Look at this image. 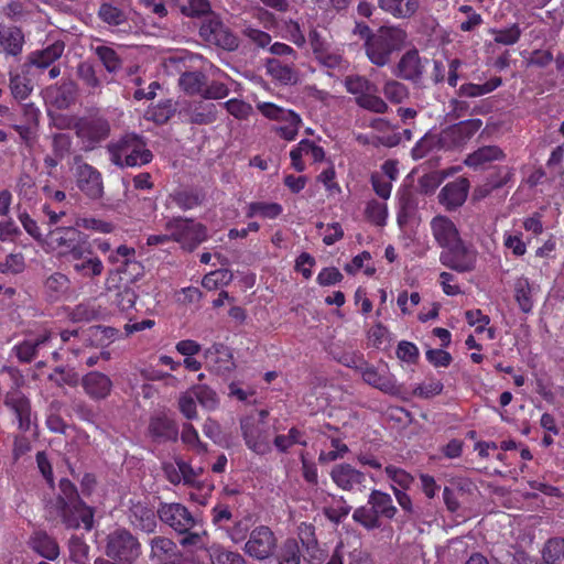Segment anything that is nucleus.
<instances>
[{
  "instance_id": "28",
  "label": "nucleus",
  "mask_w": 564,
  "mask_h": 564,
  "mask_svg": "<svg viewBox=\"0 0 564 564\" xmlns=\"http://www.w3.org/2000/svg\"><path fill=\"white\" fill-rule=\"evenodd\" d=\"M150 556L156 564H176V550L174 542L162 536L152 539Z\"/></svg>"
},
{
  "instance_id": "43",
  "label": "nucleus",
  "mask_w": 564,
  "mask_h": 564,
  "mask_svg": "<svg viewBox=\"0 0 564 564\" xmlns=\"http://www.w3.org/2000/svg\"><path fill=\"white\" fill-rule=\"evenodd\" d=\"M207 357L213 358L218 372L225 375L232 370V356L225 347L216 346L214 349L207 351Z\"/></svg>"
},
{
  "instance_id": "29",
  "label": "nucleus",
  "mask_w": 564,
  "mask_h": 564,
  "mask_svg": "<svg viewBox=\"0 0 564 564\" xmlns=\"http://www.w3.org/2000/svg\"><path fill=\"white\" fill-rule=\"evenodd\" d=\"M24 35L17 26H0V48L8 55L17 56L22 52Z\"/></svg>"
},
{
  "instance_id": "64",
  "label": "nucleus",
  "mask_w": 564,
  "mask_h": 564,
  "mask_svg": "<svg viewBox=\"0 0 564 564\" xmlns=\"http://www.w3.org/2000/svg\"><path fill=\"white\" fill-rule=\"evenodd\" d=\"M229 94V88L226 84L213 80L203 89L202 97L204 99H223Z\"/></svg>"
},
{
  "instance_id": "15",
  "label": "nucleus",
  "mask_w": 564,
  "mask_h": 564,
  "mask_svg": "<svg viewBox=\"0 0 564 564\" xmlns=\"http://www.w3.org/2000/svg\"><path fill=\"white\" fill-rule=\"evenodd\" d=\"M2 372H8L13 379L17 387L22 382V376L15 368L4 367ZM4 403L10 408L17 415L19 421V427L26 431L31 426V408L29 400L18 390V388L9 391L6 395Z\"/></svg>"
},
{
  "instance_id": "11",
  "label": "nucleus",
  "mask_w": 564,
  "mask_h": 564,
  "mask_svg": "<svg viewBox=\"0 0 564 564\" xmlns=\"http://www.w3.org/2000/svg\"><path fill=\"white\" fill-rule=\"evenodd\" d=\"M67 262L76 275L90 282L98 281L105 272L104 261L94 252L89 242L84 245Z\"/></svg>"
},
{
  "instance_id": "46",
  "label": "nucleus",
  "mask_w": 564,
  "mask_h": 564,
  "mask_svg": "<svg viewBox=\"0 0 564 564\" xmlns=\"http://www.w3.org/2000/svg\"><path fill=\"white\" fill-rule=\"evenodd\" d=\"M299 538L302 544L311 553L312 560H321V551L317 547L315 539L314 527L312 524L302 523L299 527Z\"/></svg>"
},
{
  "instance_id": "59",
  "label": "nucleus",
  "mask_w": 564,
  "mask_h": 564,
  "mask_svg": "<svg viewBox=\"0 0 564 564\" xmlns=\"http://www.w3.org/2000/svg\"><path fill=\"white\" fill-rule=\"evenodd\" d=\"M227 111L236 119H247L253 111L252 106L240 99H230L223 104Z\"/></svg>"
},
{
  "instance_id": "35",
  "label": "nucleus",
  "mask_w": 564,
  "mask_h": 564,
  "mask_svg": "<svg viewBox=\"0 0 564 564\" xmlns=\"http://www.w3.org/2000/svg\"><path fill=\"white\" fill-rule=\"evenodd\" d=\"M267 70L275 80L283 85H295L299 82L296 69L293 66L282 64L279 59H269Z\"/></svg>"
},
{
  "instance_id": "57",
  "label": "nucleus",
  "mask_w": 564,
  "mask_h": 564,
  "mask_svg": "<svg viewBox=\"0 0 564 564\" xmlns=\"http://www.w3.org/2000/svg\"><path fill=\"white\" fill-rule=\"evenodd\" d=\"M366 217L368 220L373 223L377 226H383L387 219V206L383 203H379L377 200H370L367 204L365 210Z\"/></svg>"
},
{
  "instance_id": "55",
  "label": "nucleus",
  "mask_w": 564,
  "mask_h": 564,
  "mask_svg": "<svg viewBox=\"0 0 564 564\" xmlns=\"http://www.w3.org/2000/svg\"><path fill=\"white\" fill-rule=\"evenodd\" d=\"M232 279V273L227 269L212 271L203 278L202 284L208 290L217 289L219 285L228 284Z\"/></svg>"
},
{
  "instance_id": "13",
  "label": "nucleus",
  "mask_w": 564,
  "mask_h": 564,
  "mask_svg": "<svg viewBox=\"0 0 564 564\" xmlns=\"http://www.w3.org/2000/svg\"><path fill=\"white\" fill-rule=\"evenodd\" d=\"M276 550V538L273 531L267 525L254 528L248 541L245 543L243 552L258 561L271 557Z\"/></svg>"
},
{
  "instance_id": "48",
  "label": "nucleus",
  "mask_w": 564,
  "mask_h": 564,
  "mask_svg": "<svg viewBox=\"0 0 564 564\" xmlns=\"http://www.w3.org/2000/svg\"><path fill=\"white\" fill-rule=\"evenodd\" d=\"M301 551L296 540L288 539L279 552V564H301Z\"/></svg>"
},
{
  "instance_id": "60",
  "label": "nucleus",
  "mask_w": 564,
  "mask_h": 564,
  "mask_svg": "<svg viewBox=\"0 0 564 564\" xmlns=\"http://www.w3.org/2000/svg\"><path fill=\"white\" fill-rule=\"evenodd\" d=\"M70 558L79 564L88 560L89 546L79 536H72L69 540Z\"/></svg>"
},
{
  "instance_id": "26",
  "label": "nucleus",
  "mask_w": 564,
  "mask_h": 564,
  "mask_svg": "<svg viewBox=\"0 0 564 564\" xmlns=\"http://www.w3.org/2000/svg\"><path fill=\"white\" fill-rule=\"evenodd\" d=\"M503 151L497 145H484L471 152L464 160L465 165L474 170L484 169L487 164L505 159Z\"/></svg>"
},
{
  "instance_id": "42",
  "label": "nucleus",
  "mask_w": 564,
  "mask_h": 564,
  "mask_svg": "<svg viewBox=\"0 0 564 564\" xmlns=\"http://www.w3.org/2000/svg\"><path fill=\"white\" fill-rule=\"evenodd\" d=\"M95 54L101 61L102 65L109 73H115L119 70L122 66V61L117 54V52L106 45H99L95 48Z\"/></svg>"
},
{
  "instance_id": "44",
  "label": "nucleus",
  "mask_w": 564,
  "mask_h": 564,
  "mask_svg": "<svg viewBox=\"0 0 564 564\" xmlns=\"http://www.w3.org/2000/svg\"><path fill=\"white\" fill-rule=\"evenodd\" d=\"M489 32L494 35L495 43L501 45L516 44L522 34V31L517 23L505 29H490Z\"/></svg>"
},
{
  "instance_id": "24",
  "label": "nucleus",
  "mask_w": 564,
  "mask_h": 564,
  "mask_svg": "<svg viewBox=\"0 0 564 564\" xmlns=\"http://www.w3.org/2000/svg\"><path fill=\"white\" fill-rule=\"evenodd\" d=\"M431 228L435 240L444 250L462 240L455 224L446 216L434 217Z\"/></svg>"
},
{
  "instance_id": "63",
  "label": "nucleus",
  "mask_w": 564,
  "mask_h": 564,
  "mask_svg": "<svg viewBox=\"0 0 564 564\" xmlns=\"http://www.w3.org/2000/svg\"><path fill=\"white\" fill-rule=\"evenodd\" d=\"M384 471L387 476L402 489H408L414 480L409 473L392 465L387 466Z\"/></svg>"
},
{
  "instance_id": "8",
  "label": "nucleus",
  "mask_w": 564,
  "mask_h": 564,
  "mask_svg": "<svg viewBox=\"0 0 564 564\" xmlns=\"http://www.w3.org/2000/svg\"><path fill=\"white\" fill-rule=\"evenodd\" d=\"M105 553L120 563H133L141 555V544L126 529H116L107 535Z\"/></svg>"
},
{
  "instance_id": "61",
  "label": "nucleus",
  "mask_w": 564,
  "mask_h": 564,
  "mask_svg": "<svg viewBox=\"0 0 564 564\" xmlns=\"http://www.w3.org/2000/svg\"><path fill=\"white\" fill-rule=\"evenodd\" d=\"M459 12L466 14V19L460 22L459 29L463 32L474 31L482 23V18L479 13H477L473 7L470 6H462L459 7Z\"/></svg>"
},
{
  "instance_id": "36",
  "label": "nucleus",
  "mask_w": 564,
  "mask_h": 564,
  "mask_svg": "<svg viewBox=\"0 0 564 564\" xmlns=\"http://www.w3.org/2000/svg\"><path fill=\"white\" fill-rule=\"evenodd\" d=\"M207 553L210 564H248L242 554L220 544H213L207 549Z\"/></svg>"
},
{
  "instance_id": "62",
  "label": "nucleus",
  "mask_w": 564,
  "mask_h": 564,
  "mask_svg": "<svg viewBox=\"0 0 564 564\" xmlns=\"http://www.w3.org/2000/svg\"><path fill=\"white\" fill-rule=\"evenodd\" d=\"M445 177L446 174H443L441 172H432L424 174L419 178L420 191L424 194L433 193Z\"/></svg>"
},
{
  "instance_id": "10",
  "label": "nucleus",
  "mask_w": 564,
  "mask_h": 564,
  "mask_svg": "<svg viewBox=\"0 0 564 564\" xmlns=\"http://www.w3.org/2000/svg\"><path fill=\"white\" fill-rule=\"evenodd\" d=\"M207 552L206 532L178 529V564H203V553Z\"/></svg>"
},
{
  "instance_id": "5",
  "label": "nucleus",
  "mask_w": 564,
  "mask_h": 564,
  "mask_svg": "<svg viewBox=\"0 0 564 564\" xmlns=\"http://www.w3.org/2000/svg\"><path fill=\"white\" fill-rule=\"evenodd\" d=\"M87 242V236L76 227H56L47 234L42 247L46 252H55L58 258L68 261Z\"/></svg>"
},
{
  "instance_id": "1",
  "label": "nucleus",
  "mask_w": 564,
  "mask_h": 564,
  "mask_svg": "<svg viewBox=\"0 0 564 564\" xmlns=\"http://www.w3.org/2000/svg\"><path fill=\"white\" fill-rule=\"evenodd\" d=\"M48 508L61 517L67 528H93L94 510L80 500L76 487L68 479H61L59 494L50 502Z\"/></svg>"
},
{
  "instance_id": "45",
  "label": "nucleus",
  "mask_w": 564,
  "mask_h": 564,
  "mask_svg": "<svg viewBox=\"0 0 564 564\" xmlns=\"http://www.w3.org/2000/svg\"><path fill=\"white\" fill-rule=\"evenodd\" d=\"M75 226L99 234H110L115 230V225L111 221L96 217H79L75 220Z\"/></svg>"
},
{
  "instance_id": "7",
  "label": "nucleus",
  "mask_w": 564,
  "mask_h": 564,
  "mask_svg": "<svg viewBox=\"0 0 564 564\" xmlns=\"http://www.w3.org/2000/svg\"><path fill=\"white\" fill-rule=\"evenodd\" d=\"M203 62L202 55L178 48V72L182 73L178 78V85L188 95L202 96L203 89L206 86V76L198 70Z\"/></svg>"
},
{
  "instance_id": "40",
  "label": "nucleus",
  "mask_w": 564,
  "mask_h": 564,
  "mask_svg": "<svg viewBox=\"0 0 564 564\" xmlns=\"http://www.w3.org/2000/svg\"><path fill=\"white\" fill-rule=\"evenodd\" d=\"M514 299L523 313H530L532 311V290L528 279L520 278L516 281Z\"/></svg>"
},
{
  "instance_id": "30",
  "label": "nucleus",
  "mask_w": 564,
  "mask_h": 564,
  "mask_svg": "<svg viewBox=\"0 0 564 564\" xmlns=\"http://www.w3.org/2000/svg\"><path fill=\"white\" fill-rule=\"evenodd\" d=\"M83 386L86 393L91 398L102 399L109 394L112 383L106 375L93 371L84 377Z\"/></svg>"
},
{
  "instance_id": "47",
  "label": "nucleus",
  "mask_w": 564,
  "mask_h": 564,
  "mask_svg": "<svg viewBox=\"0 0 564 564\" xmlns=\"http://www.w3.org/2000/svg\"><path fill=\"white\" fill-rule=\"evenodd\" d=\"M150 432L158 438H170L174 434V425L166 414L155 415L150 423Z\"/></svg>"
},
{
  "instance_id": "23",
  "label": "nucleus",
  "mask_w": 564,
  "mask_h": 564,
  "mask_svg": "<svg viewBox=\"0 0 564 564\" xmlns=\"http://www.w3.org/2000/svg\"><path fill=\"white\" fill-rule=\"evenodd\" d=\"M54 339V334L44 330L34 338H28L23 343L15 345L13 350L15 351L19 360L23 362H30L33 360L40 350L51 346V341Z\"/></svg>"
},
{
  "instance_id": "14",
  "label": "nucleus",
  "mask_w": 564,
  "mask_h": 564,
  "mask_svg": "<svg viewBox=\"0 0 564 564\" xmlns=\"http://www.w3.org/2000/svg\"><path fill=\"white\" fill-rule=\"evenodd\" d=\"M481 126L482 122L480 119H468L452 124L442 130L438 135V143L441 148L446 150L462 148L474 137Z\"/></svg>"
},
{
  "instance_id": "49",
  "label": "nucleus",
  "mask_w": 564,
  "mask_h": 564,
  "mask_svg": "<svg viewBox=\"0 0 564 564\" xmlns=\"http://www.w3.org/2000/svg\"><path fill=\"white\" fill-rule=\"evenodd\" d=\"M382 93L392 104H401L409 97L408 87L394 79H389L383 84Z\"/></svg>"
},
{
  "instance_id": "32",
  "label": "nucleus",
  "mask_w": 564,
  "mask_h": 564,
  "mask_svg": "<svg viewBox=\"0 0 564 564\" xmlns=\"http://www.w3.org/2000/svg\"><path fill=\"white\" fill-rule=\"evenodd\" d=\"M64 48V43L56 41L43 50L32 52L28 57L29 63L39 68H46L62 56Z\"/></svg>"
},
{
  "instance_id": "27",
  "label": "nucleus",
  "mask_w": 564,
  "mask_h": 564,
  "mask_svg": "<svg viewBox=\"0 0 564 564\" xmlns=\"http://www.w3.org/2000/svg\"><path fill=\"white\" fill-rule=\"evenodd\" d=\"M129 519L134 528L147 533L153 532L156 527V517L153 509L142 502L132 505Z\"/></svg>"
},
{
  "instance_id": "31",
  "label": "nucleus",
  "mask_w": 564,
  "mask_h": 564,
  "mask_svg": "<svg viewBox=\"0 0 564 564\" xmlns=\"http://www.w3.org/2000/svg\"><path fill=\"white\" fill-rule=\"evenodd\" d=\"M30 546L39 555L50 561H54L59 555L56 541L43 531H37L31 536Z\"/></svg>"
},
{
  "instance_id": "37",
  "label": "nucleus",
  "mask_w": 564,
  "mask_h": 564,
  "mask_svg": "<svg viewBox=\"0 0 564 564\" xmlns=\"http://www.w3.org/2000/svg\"><path fill=\"white\" fill-rule=\"evenodd\" d=\"M70 280L62 272H54L46 278L44 291L51 300H58L69 290Z\"/></svg>"
},
{
  "instance_id": "12",
  "label": "nucleus",
  "mask_w": 564,
  "mask_h": 564,
  "mask_svg": "<svg viewBox=\"0 0 564 564\" xmlns=\"http://www.w3.org/2000/svg\"><path fill=\"white\" fill-rule=\"evenodd\" d=\"M477 257V250L460 240L443 250L440 256V261L443 265L458 273H465L475 270Z\"/></svg>"
},
{
  "instance_id": "50",
  "label": "nucleus",
  "mask_w": 564,
  "mask_h": 564,
  "mask_svg": "<svg viewBox=\"0 0 564 564\" xmlns=\"http://www.w3.org/2000/svg\"><path fill=\"white\" fill-rule=\"evenodd\" d=\"M216 119L217 109L214 104H200L191 112L189 117L191 122L196 124H209L216 121Z\"/></svg>"
},
{
  "instance_id": "34",
  "label": "nucleus",
  "mask_w": 564,
  "mask_h": 564,
  "mask_svg": "<svg viewBox=\"0 0 564 564\" xmlns=\"http://www.w3.org/2000/svg\"><path fill=\"white\" fill-rule=\"evenodd\" d=\"M120 274L124 275L126 282H134L143 275V267L140 262L133 259L128 262H123V264L119 265L116 270H111L106 281V288L109 292H112L115 288L111 282ZM120 279L123 280V278Z\"/></svg>"
},
{
  "instance_id": "9",
  "label": "nucleus",
  "mask_w": 564,
  "mask_h": 564,
  "mask_svg": "<svg viewBox=\"0 0 564 564\" xmlns=\"http://www.w3.org/2000/svg\"><path fill=\"white\" fill-rule=\"evenodd\" d=\"M199 35L209 45L227 52L236 51L240 44L239 37L216 14L202 23Z\"/></svg>"
},
{
  "instance_id": "18",
  "label": "nucleus",
  "mask_w": 564,
  "mask_h": 564,
  "mask_svg": "<svg viewBox=\"0 0 564 564\" xmlns=\"http://www.w3.org/2000/svg\"><path fill=\"white\" fill-rule=\"evenodd\" d=\"M241 431L247 446L257 454H265L270 449L268 435L263 424L252 416L240 422Z\"/></svg>"
},
{
  "instance_id": "2",
  "label": "nucleus",
  "mask_w": 564,
  "mask_h": 564,
  "mask_svg": "<svg viewBox=\"0 0 564 564\" xmlns=\"http://www.w3.org/2000/svg\"><path fill=\"white\" fill-rule=\"evenodd\" d=\"M406 33L395 26H381L365 43L366 55L376 66L382 67L390 63L393 52L401 50Z\"/></svg>"
},
{
  "instance_id": "41",
  "label": "nucleus",
  "mask_w": 564,
  "mask_h": 564,
  "mask_svg": "<svg viewBox=\"0 0 564 564\" xmlns=\"http://www.w3.org/2000/svg\"><path fill=\"white\" fill-rule=\"evenodd\" d=\"M541 554L545 564H555L564 555V538L549 539L545 542Z\"/></svg>"
},
{
  "instance_id": "52",
  "label": "nucleus",
  "mask_w": 564,
  "mask_h": 564,
  "mask_svg": "<svg viewBox=\"0 0 564 564\" xmlns=\"http://www.w3.org/2000/svg\"><path fill=\"white\" fill-rule=\"evenodd\" d=\"M189 391L203 408L214 410L217 406L218 397L216 392L209 387L205 384H198L193 387Z\"/></svg>"
},
{
  "instance_id": "51",
  "label": "nucleus",
  "mask_w": 564,
  "mask_h": 564,
  "mask_svg": "<svg viewBox=\"0 0 564 564\" xmlns=\"http://www.w3.org/2000/svg\"><path fill=\"white\" fill-rule=\"evenodd\" d=\"M98 15L105 23L111 25H120L127 20L124 11L108 2L100 6Z\"/></svg>"
},
{
  "instance_id": "6",
  "label": "nucleus",
  "mask_w": 564,
  "mask_h": 564,
  "mask_svg": "<svg viewBox=\"0 0 564 564\" xmlns=\"http://www.w3.org/2000/svg\"><path fill=\"white\" fill-rule=\"evenodd\" d=\"M346 90L355 96V102L360 108L378 115L387 113L388 104L377 95V86L365 76L349 75L344 80Z\"/></svg>"
},
{
  "instance_id": "21",
  "label": "nucleus",
  "mask_w": 564,
  "mask_h": 564,
  "mask_svg": "<svg viewBox=\"0 0 564 564\" xmlns=\"http://www.w3.org/2000/svg\"><path fill=\"white\" fill-rule=\"evenodd\" d=\"M360 375L362 380L390 395H397L400 393V387L395 383L394 377L389 372H380L375 366L366 362L365 366L360 367Z\"/></svg>"
},
{
  "instance_id": "56",
  "label": "nucleus",
  "mask_w": 564,
  "mask_h": 564,
  "mask_svg": "<svg viewBox=\"0 0 564 564\" xmlns=\"http://www.w3.org/2000/svg\"><path fill=\"white\" fill-rule=\"evenodd\" d=\"M282 213V206L276 203H252L249 205L248 217L256 215L264 218H275Z\"/></svg>"
},
{
  "instance_id": "22",
  "label": "nucleus",
  "mask_w": 564,
  "mask_h": 564,
  "mask_svg": "<svg viewBox=\"0 0 564 564\" xmlns=\"http://www.w3.org/2000/svg\"><path fill=\"white\" fill-rule=\"evenodd\" d=\"M425 65L421 59L416 50L408 51L400 58L397 68L395 76L404 80L417 83L422 79Z\"/></svg>"
},
{
  "instance_id": "53",
  "label": "nucleus",
  "mask_w": 564,
  "mask_h": 564,
  "mask_svg": "<svg viewBox=\"0 0 564 564\" xmlns=\"http://www.w3.org/2000/svg\"><path fill=\"white\" fill-rule=\"evenodd\" d=\"M137 295L134 291L128 285L118 286L113 296H111V302L115 304L120 311H128L133 307L135 303Z\"/></svg>"
},
{
  "instance_id": "16",
  "label": "nucleus",
  "mask_w": 564,
  "mask_h": 564,
  "mask_svg": "<svg viewBox=\"0 0 564 564\" xmlns=\"http://www.w3.org/2000/svg\"><path fill=\"white\" fill-rule=\"evenodd\" d=\"M76 183L78 188L90 199H99L104 195L101 174L91 165L80 163L76 167Z\"/></svg>"
},
{
  "instance_id": "39",
  "label": "nucleus",
  "mask_w": 564,
  "mask_h": 564,
  "mask_svg": "<svg viewBox=\"0 0 564 564\" xmlns=\"http://www.w3.org/2000/svg\"><path fill=\"white\" fill-rule=\"evenodd\" d=\"M174 360L169 356H160L154 359L149 368L142 370L144 378L150 380H161L174 370Z\"/></svg>"
},
{
  "instance_id": "4",
  "label": "nucleus",
  "mask_w": 564,
  "mask_h": 564,
  "mask_svg": "<svg viewBox=\"0 0 564 564\" xmlns=\"http://www.w3.org/2000/svg\"><path fill=\"white\" fill-rule=\"evenodd\" d=\"M110 161L120 167L123 166H141L152 160V153L145 148L143 141L134 135H124L117 142L108 145Z\"/></svg>"
},
{
  "instance_id": "19",
  "label": "nucleus",
  "mask_w": 564,
  "mask_h": 564,
  "mask_svg": "<svg viewBox=\"0 0 564 564\" xmlns=\"http://www.w3.org/2000/svg\"><path fill=\"white\" fill-rule=\"evenodd\" d=\"M76 134L83 140L87 149L106 139L109 134V124L104 119H80L76 124Z\"/></svg>"
},
{
  "instance_id": "38",
  "label": "nucleus",
  "mask_w": 564,
  "mask_h": 564,
  "mask_svg": "<svg viewBox=\"0 0 564 564\" xmlns=\"http://www.w3.org/2000/svg\"><path fill=\"white\" fill-rule=\"evenodd\" d=\"M501 83L502 80L500 77H492L481 85L467 83L459 87L458 96L460 98H477L494 91L501 85Z\"/></svg>"
},
{
  "instance_id": "17",
  "label": "nucleus",
  "mask_w": 564,
  "mask_h": 564,
  "mask_svg": "<svg viewBox=\"0 0 564 564\" xmlns=\"http://www.w3.org/2000/svg\"><path fill=\"white\" fill-rule=\"evenodd\" d=\"M470 183L466 177H458L447 183L438 193V203L446 210H456L466 202Z\"/></svg>"
},
{
  "instance_id": "33",
  "label": "nucleus",
  "mask_w": 564,
  "mask_h": 564,
  "mask_svg": "<svg viewBox=\"0 0 564 564\" xmlns=\"http://www.w3.org/2000/svg\"><path fill=\"white\" fill-rule=\"evenodd\" d=\"M379 7L399 19L413 17L420 8V0H378Z\"/></svg>"
},
{
  "instance_id": "58",
  "label": "nucleus",
  "mask_w": 564,
  "mask_h": 564,
  "mask_svg": "<svg viewBox=\"0 0 564 564\" xmlns=\"http://www.w3.org/2000/svg\"><path fill=\"white\" fill-rule=\"evenodd\" d=\"M498 175H499V180L496 181V180L491 178V180H489V182L486 184V186L484 188H478L475 192V195L477 198H482L487 194H489L492 189L500 188L503 185H506L509 182V180L511 178L512 173L508 167H500L498 171Z\"/></svg>"
},
{
  "instance_id": "3",
  "label": "nucleus",
  "mask_w": 564,
  "mask_h": 564,
  "mask_svg": "<svg viewBox=\"0 0 564 564\" xmlns=\"http://www.w3.org/2000/svg\"><path fill=\"white\" fill-rule=\"evenodd\" d=\"M398 512L391 496L381 490L373 489L366 506L355 509L352 519L367 530H375L381 527V518L391 520Z\"/></svg>"
},
{
  "instance_id": "20",
  "label": "nucleus",
  "mask_w": 564,
  "mask_h": 564,
  "mask_svg": "<svg viewBox=\"0 0 564 564\" xmlns=\"http://www.w3.org/2000/svg\"><path fill=\"white\" fill-rule=\"evenodd\" d=\"M332 480L338 488L351 491L365 487L366 475L352 467L350 464H337L330 471Z\"/></svg>"
},
{
  "instance_id": "54",
  "label": "nucleus",
  "mask_w": 564,
  "mask_h": 564,
  "mask_svg": "<svg viewBox=\"0 0 564 564\" xmlns=\"http://www.w3.org/2000/svg\"><path fill=\"white\" fill-rule=\"evenodd\" d=\"M181 12L191 18L214 14L209 0H187V3L181 7Z\"/></svg>"
},
{
  "instance_id": "25",
  "label": "nucleus",
  "mask_w": 564,
  "mask_h": 564,
  "mask_svg": "<svg viewBox=\"0 0 564 564\" xmlns=\"http://www.w3.org/2000/svg\"><path fill=\"white\" fill-rule=\"evenodd\" d=\"M205 228L193 220L181 221L178 219V243L183 249L192 251L206 239Z\"/></svg>"
}]
</instances>
